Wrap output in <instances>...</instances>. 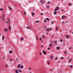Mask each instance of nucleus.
I'll return each mask as SVG.
<instances>
[{
  "instance_id": "aec40b11",
  "label": "nucleus",
  "mask_w": 73,
  "mask_h": 73,
  "mask_svg": "<svg viewBox=\"0 0 73 73\" xmlns=\"http://www.w3.org/2000/svg\"><path fill=\"white\" fill-rule=\"evenodd\" d=\"M34 15H35V14L34 13H32V15L34 16Z\"/></svg>"
},
{
  "instance_id": "49530a36",
  "label": "nucleus",
  "mask_w": 73,
  "mask_h": 73,
  "mask_svg": "<svg viewBox=\"0 0 73 73\" xmlns=\"http://www.w3.org/2000/svg\"><path fill=\"white\" fill-rule=\"evenodd\" d=\"M46 7H47V8H49V6H47Z\"/></svg>"
},
{
  "instance_id": "c9c22d12",
  "label": "nucleus",
  "mask_w": 73,
  "mask_h": 73,
  "mask_svg": "<svg viewBox=\"0 0 73 73\" xmlns=\"http://www.w3.org/2000/svg\"><path fill=\"white\" fill-rule=\"evenodd\" d=\"M4 16L3 15V17H2V19H4Z\"/></svg>"
},
{
  "instance_id": "9d476101",
  "label": "nucleus",
  "mask_w": 73,
  "mask_h": 73,
  "mask_svg": "<svg viewBox=\"0 0 73 73\" xmlns=\"http://www.w3.org/2000/svg\"><path fill=\"white\" fill-rule=\"evenodd\" d=\"M9 52L10 53H12V51L11 50L9 51Z\"/></svg>"
},
{
  "instance_id": "b1692460",
  "label": "nucleus",
  "mask_w": 73,
  "mask_h": 73,
  "mask_svg": "<svg viewBox=\"0 0 73 73\" xmlns=\"http://www.w3.org/2000/svg\"><path fill=\"white\" fill-rule=\"evenodd\" d=\"M42 37H43V38H45V37L44 36V35H43Z\"/></svg>"
},
{
  "instance_id": "09e8293b",
  "label": "nucleus",
  "mask_w": 73,
  "mask_h": 73,
  "mask_svg": "<svg viewBox=\"0 0 73 73\" xmlns=\"http://www.w3.org/2000/svg\"><path fill=\"white\" fill-rule=\"evenodd\" d=\"M7 65H6L5 67H7Z\"/></svg>"
},
{
  "instance_id": "f03ea898",
  "label": "nucleus",
  "mask_w": 73,
  "mask_h": 73,
  "mask_svg": "<svg viewBox=\"0 0 73 73\" xmlns=\"http://www.w3.org/2000/svg\"><path fill=\"white\" fill-rule=\"evenodd\" d=\"M23 68L24 66L22 65H21V66L19 67V68Z\"/></svg>"
},
{
  "instance_id": "6e6552de",
  "label": "nucleus",
  "mask_w": 73,
  "mask_h": 73,
  "mask_svg": "<svg viewBox=\"0 0 73 73\" xmlns=\"http://www.w3.org/2000/svg\"><path fill=\"white\" fill-rule=\"evenodd\" d=\"M56 48L57 49H58V50H59V49H60V47H57Z\"/></svg>"
},
{
  "instance_id": "8fccbe9b",
  "label": "nucleus",
  "mask_w": 73,
  "mask_h": 73,
  "mask_svg": "<svg viewBox=\"0 0 73 73\" xmlns=\"http://www.w3.org/2000/svg\"><path fill=\"white\" fill-rule=\"evenodd\" d=\"M42 40V39L41 38H40V40Z\"/></svg>"
},
{
  "instance_id": "69168bd1",
  "label": "nucleus",
  "mask_w": 73,
  "mask_h": 73,
  "mask_svg": "<svg viewBox=\"0 0 73 73\" xmlns=\"http://www.w3.org/2000/svg\"><path fill=\"white\" fill-rule=\"evenodd\" d=\"M46 29H48V28H46Z\"/></svg>"
},
{
  "instance_id": "3c124183",
  "label": "nucleus",
  "mask_w": 73,
  "mask_h": 73,
  "mask_svg": "<svg viewBox=\"0 0 73 73\" xmlns=\"http://www.w3.org/2000/svg\"><path fill=\"white\" fill-rule=\"evenodd\" d=\"M47 31H49V29H48L47 30Z\"/></svg>"
},
{
  "instance_id": "f704fd0d",
  "label": "nucleus",
  "mask_w": 73,
  "mask_h": 73,
  "mask_svg": "<svg viewBox=\"0 0 73 73\" xmlns=\"http://www.w3.org/2000/svg\"><path fill=\"white\" fill-rule=\"evenodd\" d=\"M55 44H56V43H57V41H55Z\"/></svg>"
},
{
  "instance_id": "f3484780",
  "label": "nucleus",
  "mask_w": 73,
  "mask_h": 73,
  "mask_svg": "<svg viewBox=\"0 0 73 73\" xmlns=\"http://www.w3.org/2000/svg\"><path fill=\"white\" fill-rule=\"evenodd\" d=\"M53 58V56H50V59H52Z\"/></svg>"
},
{
  "instance_id": "680f3d73",
  "label": "nucleus",
  "mask_w": 73,
  "mask_h": 73,
  "mask_svg": "<svg viewBox=\"0 0 73 73\" xmlns=\"http://www.w3.org/2000/svg\"><path fill=\"white\" fill-rule=\"evenodd\" d=\"M62 23H65V22H62Z\"/></svg>"
},
{
  "instance_id": "37998d69",
  "label": "nucleus",
  "mask_w": 73,
  "mask_h": 73,
  "mask_svg": "<svg viewBox=\"0 0 73 73\" xmlns=\"http://www.w3.org/2000/svg\"><path fill=\"white\" fill-rule=\"evenodd\" d=\"M54 11H55V12L56 11H57V9H55V10H54Z\"/></svg>"
},
{
  "instance_id": "052dcab7",
  "label": "nucleus",
  "mask_w": 73,
  "mask_h": 73,
  "mask_svg": "<svg viewBox=\"0 0 73 73\" xmlns=\"http://www.w3.org/2000/svg\"><path fill=\"white\" fill-rule=\"evenodd\" d=\"M10 21L9 20V21L8 22L9 23V22Z\"/></svg>"
},
{
  "instance_id": "2eb2a0df",
  "label": "nucleus",
  "mask_w": 73,
  "mask_h": 73,
  "mask_svg": "<svg viewBox=\"0 0 73 73\" xmlns=\"http://www.w3.org/2000/svg\"><path fill=\"white\" fill-rule=\"evenodd\" d=\"M4 36H3L2 37V39L4 40Z\"/></svg>"
},
{
  "instance_id": "5fc2aeb1",
  "label": "nucleus",
  "mask_w": 73,
  "mask_h": 73,
  "mask_svg": "<svg viewBox=\"0 0 73 73\" xmlns=\"http://www.w3.org/2000/svg\"><path fill=\"white\" fill-rule=\"evenodd\" d=\"M36 38H38L37 36V35H36Z\"/></svg>"
},
{
  "instance_id": "7ed1b4c3",
  "label": "nucleus",
  "mask_w": 73,
  "mask_h": 73,
  "mask_svg": "<svg viewBox=\"0 0 73 73\" xmlns=\"http://www.w3.org/2000/svg\"><path fill=\"white\" fill-rule=\"evenodd\" d=\"M15 72L16 73H19V72H18V71L17 70H15Z\"/></svg>"
},
{
  "instance_id": "4c0bfd02",
  "label": "nucleus",
  "mask_w": 73,
  "mask_h": 73,
  "mask_svg": "<svg viewBox=\"0 0 73 73\" xmlns=\"http://www.w3.org/2000/svg\"><path fill=\"white\" fill-rule=\"evenodd\" d=\"M43 13H41V15H42H42H43Z\"/></svg>"
},
{
  "instance_id": "39448f33",
  "label": "nucleus",
  "mask_w": 73,
  "mask_h": 73,
  "mask_svg": "<svg viewBox=\"0 0 73 73\" xmlns=\"http://www.w3.org/2000/svg\"><path fill=\"white\" fill-rule=\"evenodd\" d=\"M69 35H67V36H66V37H67L68 38H69Z\"/></svg>"
},
{
  "instance_id": "864d4df0",
  "label": "nucleus",
  "mask_w": 73,
  "mask_h": 73,
  "mask_svg": "<svg viewBox=\"0 0 73 73\" xmlns=\"http://www.w3.org/2000/svg\"><path fill=\"white\" fill-rule=\"evenodd\" d=\"M9 30H10V31H11V28H10Z\"/></svg>"
},
{
  "instance_id": "7c9ffc66",
  "label": "nucleus",
  "mask_w": 73,
  "mask_h": 73,
  "mask_svg": "<svg viewBox=\"0 0 73 73\" xmlns=\"http://www.w3.org/2000/svg\"><path fill=\"white\" fill-rule=\"evenodd\" d=\"M0 9L1 11H3V9Z\"/></svg>"
},
{
  "instance_id": "79ce46f5",
  "label": "nucleus",
  "mask_w": 73,
  "mask_h": 73,
  "mask_svg": "<svg viewBox=\"0 0 73 73\" xmlns=\"http://www.w3.org/2000/svg\"><path fill=\"white\" fill-rule=\"evenodd\" d=\"M3 19V20H2L3 21H4V19Z\"/></svg>"
},
{
  "instance_id": "9b49d317",
  "label": "nucleus",
  "mask_w": 73,
  "mask_h": 73,
  "mask_svg": "<svg viewBox=\"0 0 73 73\" xmlns=\"http://www.w3.org/2000/svg\"><path fill=\"white\" fill-rule=\"evenodd\" d=\"M56 9H57V10H58V9H59V7H56Z\"/></svg>"
},
{
  "instance_id": "338daca9",
  "label": "nucleus",
  "mask_w": 73,
  "mask_h": 73,
  "mask_svg": "<svg viewBox=\"0 0 73 73\" xmlns=\"http://www.w3.org/2000/svg\"><path fill=\"white\" fill-rule=\"evenodd\" d=\"M66 23H67V21H66Z\"/></svg>"
},
{
  "instance_id": "774afa93",
  "label": "nucleus",
  "mask_w": 73,
  "mask_h": 73,
  "mask_svg": "<svg viewBox=\"0 0 73 73\" xmlns=\"http://www.w3.org/2000/svg\"><path fill=\"white\" fill-rule=\"evenodd\" d=\"M72 34H73V32L72 33Z\"/></svg>"
},
{
  "instance_id": "4468645a",
  "label": "nucleus",
  "mask_w": 73,
  "mask_h": 73,
  "mask_svg": "<svg viewBox=\"0 0 73 73\" xmlns=\"http://www.w3.org/2000/svg\"><path fill=\"white\" fill-rule=\"evenodd\" d=\"M72 61V59H70V60H69V62H70Z\"/></svg>"
},
{
  "instance_id": "de8ad7c7",
  "label": "nucleus",
  "mask_w": 73,
  "mask_h": 73,
  "mask_svg": "<svg viewBox=\"0 0 73 73\" xmlns=\"http://www.w3.org/2000/svg\"><path fill=\"white\" fill-rule=\"evenodd\" d=\"M41 48H42V47H43V45H41Z\"/></svg>"
},
{
  "instance_id": "5701e85b",
  "label": "nucleus",
  "mask_w": 73,
  "mask_h": 73,
  "mask_svg": "<svg viewBox=\"0 0 73 73\" xmlns=\"http://www.w3.org/2000/svg\"><path fill=\"white\" fill-rule=\"evenodd\" d=\"M19 72H21V70H19Z\"/></svg>"
},
{
  "instance_id": "20e7f679",
  "label": "nucleus",
  "mask_w": 73,
  "mask_h": 73,
  "mask_svg": "<svg viewBox=\"0 0 73 73\" xmlns=\"http://www.w3.org/2000/svg\"><path fill=\"white\" fill-rule=\"evenodd\" d=\"M8 31V30L6 29H4V31L5 32H7Z\"/></svg>"
},
{
  "instance_id": "4be33fe9",
  "label": "nucleus",
  "mask_w": 73,
  "mask_h": 73,
  "mask_svg": "<svg viewBox=\"0 0 73 73\" xmlns=\"http://www.w3.org/2000/svg\"><path fill=\"white\" fill-rule=\"evenodd\" d=\"M36 23H39V21H35Z\"/></svg>"
},
{
  "instance_id": "6ab92c4d",
  "label": "nucleus",
  "mask_w": 73,
  "mask_h": 73,
  "mask_svg": "<svg viewBox=\"0 0 73 73\" xmlns=\"http://www.w3.org/2000/svg\"><path fill=\"white\" fill-rule=\"evenodd\" d=\"M56 30H57V31L58 30V28H57V27H56Z\"/></svg>"
},
{
  "instance_id": "4d7b16f0",
  "label": "nucleus",
  "mask_w": 73,
  "mask_h": 73,
  "mask_svg": "<svg viewBox=\"0 0 73 73\" xmlns=\"http://www.w3.org/2000/svg\"><path fill=\"white\" fill-rule=\"evenodd\" d=\"M49 3H50V2H48L47 3L49 4Z\"/></svg>"
},
{
  "instance_id": "a878e982",
  "label": "nucleus",
  "mask_w": 73,
  "mask_h": 73,
  "mask_svg": "<svg viewBox=\"0 0 73 73\" xmlns=\"http://www.w3.org/2000/svg\"><path fill=\"white\" fill-rule=\"evenodd\" d=\"M24 14L25 15H26V13L25 12H24Z\"/></svg>"
},
{
  "instance_id": "c85d7f7f",
  "label": "nucleus",
  "mask_w": 73,
  "mask_h": 73,
  "mask_svg": "<svg viewBox=\"0 0 73 73\" xmlns=\"http://www.w3.org/2000/svg\"><path fill=\"white\" fill-rule=\"evenodd\" d=\"M72 5V4H71L70 3H69V5H70H70Z\"/></svg>"
},
{
  "instance_id": "72a5a7b5",
  "label": "nucleus",
  "mask_w": 73,
  "mask_h": 73,
  "mask_svg": "<svg viewBox=\"0 0 73 73\" xmlns=\"http://www.w3.org/2000/svg\"><path fill=\"white\" fill-rule=\"evenodd\" d=\"M68 49H71V48L70 47H69V48H68Z\"/></svg>"
},
{
  "instance_id": "58836bf2",
  "label": "nucleus",
  "mask_w": 73,
  "mask_h": 73,
  "mask_svg": "<svg viewBox=\"0 0 73 73\" xmlns=\"http://www.w3.org/2000/svg\"><path fill=\"white\" fill-rule=\"evenodd\" d=\"M51 24H53V21L51 22Z\"/></svg>"
},
{
  "instance_id": "ea45409f",
  "label": "nucleus",
  "mask_w": 73,
  "mask_h": 73,
  "mask_svg": "<svg viewBox=\"0 0 73 73\" xmlns=\"http://www.w3.org/2000/svg\"><path fill=\"white\" fill-rule=\"evenodd\" d=\"M48 50H50V48H48Z\"/></svg>"
},
{
  "instance_id": "f257e3e1",
  "label": "nucleus",
  "mask_w": 73,
  "mask_h": 73,
  "mask_svg": "<svg viewBox=\"0 0 73 73\" xmlns=\"http://www.w3.org/2000/svg\"><path fill=\"white\" fill-rule=\"evenodd\" d=\"M42 52L43 53V54H46V52H45L44 50H42Z\"/></svg>"
},
{
  "instance_id": "2f4dec72",
  "label": "nucleus",
  "mask_w": 73,
  "mask_h": 73,
  "mask_svg": "<svg viewBox=\"0 0 73 73\" xmlns=\"http://www.w3.org/2000/svg\"><path fill=\"white\" fill-rule=\"evenodd\" d=\"M50 46H52V44H50Z\"/></svg>"
},
{
  "instance_id": "ddd939ff",
  "label": "nucleus",
  "mask_w": 73,
  "mask_h": 73,
  "mask_svg": "<svg viewBox=\"0 0 73 73\" xmlns=\"http://www.w3.org/2000/svg\"><path fill=\"white\" fill-rule=\"evenodd\" d=\"M20 64H19L18 65V68H19V67H20Z\"/></svg>"
},
{
  "instance_id": "1a4fd4ad",
  "label": "nucleus",
  "mask_w": 73,
  "mask_h": 73,
  "mask_svg": "<svg viewBox=\"0 0 73 73\" xmlns=\"http://www.w3.org/2000/svg\"><path fill=\"white\" fill-rule=\"evenodd\" d=\"M64 18H65V17L64 16H63L62 17V19H64Z\"/></svg>"
},
{
  "instance_id": "c756f323",
  "label": "nucleus",
  "mask_w": 73,
  "mask_h": 73,
  "mask_svg": "<svg viewBox=\"0 0 73 73\" xmlns=\"http://www.w3.org/2000/svg\"><path fill=\"white\" fill-rule=\"evenodd\" d=\"M46 20H44V23L46 22Z\"/></svg>"
},
{
  "instance_id": "603ef678",
  "label": "nucleus",
  "mask_w": 73,
  "mask_h": 73,
  "mask_svg": "<svg viewBox=\"0 0 73 73\" xmlns=\"http://www.w3.org/2000/svg\"><path fill=\"white\" fill-rule=\"evenodd\" d=\"M50 71H53V69L51 70Z\"/></svg>"
},
{
  "instance_id": "423d86ee",
  "label": "nucleus",
  "mask_w": 73,
  "mask_h": 73,
  "mask_svg": "<svg viewBox=\"0 0 73 73\" xmlns=\"http://www.w3.org/2000/svg\"><path fill=\"white\" fill-rule=\"evenodd\" d=\"M23 39H24L23 37H22L20 38L21 40H23Z\"/></svg>"
},
{
  "instance_id": "c03bdc74",
  "label": "nucleus",
  "mask_w": 73,
  "mask_h": 73,
  "mask_svg": "<svg viewBox=\"0 0 73 73\" xmlns=\"http://www.w3.org/2000/svg\"><path fill=\"white\" fill-rule=\"evenodd\" d=\"M40 55H41L42 54V53L41 52H40Z\"/></svg>"
},
{
  "instance_id": "f8f14e48",
  "label": "nucleus",
  "mask_w": 73,
  "mask_h": 73,
  "mask_svg": "<svg viewBox=\"0 0 73 73\" xmlns=\"http://www.w3.org/2000/svg\"><path fill=\"white\" fill-rule=\"evenodd\" d=\"M57 12L55 11L54 12V15H56V13H57Z\"/></svg>"
},
{
  "instance_id": "473e14b6",
  "label": "nucleus",
  "mask_w": 73,
  "mask_h": 73,
  "mask_svg": "<svg viewBox=\"0 0 73 73\" xmlns=\"http://www.w3.org/2000/svg\"><path fill=\"white\" fill-rule=\"evenodd\" d=\"M70 68H72V65H70Z\"/></svg>"
},
{
  "instance_id": "cd10ccee",
  "label": "nucleus",
  "mask_w": 73,
  "mask_h": 73,
  "mask_svg": "<svg viewBox=\"0 0 73 73\" xmlns=\"http://www.w3.org/2000/svg\"><path fill=\"white\" fill-rule=\"evenodd\" d=\"M63 58H63V57H61V59L62 60L63 59Z\"/></svg>"
},
{
  "instance_id": "412c9836",
  "label": "nucleus",
  "mask_w": 73,
  "mask_h": 73,
  "mask_svg": "<svg viewBox=\"0 0 73 73\" xmlns=\"http://www.w3.org/2000/svg\"><path fill=\"white\" fill-rule=\"evenodd\" d=\"M67 53V52H66V51H64V53H65V54H66V53Z\"/></svg>"
},
{
  "instance_id": "a19ab883",
  "label": "nucleus",
  "mask_w": 73,
  "mask_h": 73,
  "mask_svg": "<svg viewBox=\"0 0 73 73\" xmlns=\"http://www.w3.org/2000/svg\"><path fill=\"white\" fill-rule=\"evenodd\" d=\"M9 28H11V26H9Z\"/></svg>"
},
{
  "instance_id": "0e129e2a",
  "label": "nucleus",
  "mask_w": 73,
  "mask_h": 73,
  "mask_svg": "<svg viewBox=\"0 0 73 73\" xmlns=\"http://www.w3.org/2000/svg\"><path fill=\"white\" fill-rule=\"evenodd\" d=\"M41 1V2H42V1Z\"/></svg>"
},
{
  "instance_id": "0eeeda50",
  "label": "nucleus",
  "mask_w": 73,
  "mask_h": 73,
  "mask_svg": "<svg viewBox=\"0 0 73 73\" xmlns=\"http://www.w3.org/2000/svg\"><path fill=\"white\" fill-rule=\"evenodd\" d=\"M9 8V9H10V10H12V8L10 7L9 6H8Z\"/></svg>"
},
{
  "instance_id": "bf43d9fd",
  "label": "nucleus",
  "mask_w": 73,
  "mask_h": 73,
  "mask_svg": "<svg viewBox=\"0 0 73 73\" xmlns=\"http://www.w3.org/2000/svg\"><path fill=\"white\" fill-rule=\"evenodd\" d=\"M50 31H51V30H52V28L50 29Z\"/></svg>"
},
{
  "instance_id": "dca6fc26",
  "label": "nucleus",
  "mask_w": 73,
  "mask_h": 73,
  "mask_svg": "<svg viewBox=\"0 0 73 73\" xmlns=\"http://www.w3.org/2000/svg\"><path fill=\"white\" fill-rule=\"evenodd\" d=\"M27 29H31V28L28 27H27Z\"/></svg>"
},
{
  "instance_id": "393cba45",
  "label": "nucleus",
  "mask_w": 73,
  "mask_h": 73,
  "mask_svg": "<svg viewBox=\"0 0 73 73\" xmlns=\"http://www.w3.org/2000/svg\"><path fill=\"white\" fill-rule=\"evenodd\" d=\"M57 58H58L57 57H56L55 58V60H57Z\"/></svg>"
},
{
  "instance_id": "bb28decb",
  "label": "nucleus",
  "mask_w": 73,
  "mask_h": 73,
  "mask_svg": "<svg viewBox=\"0 0 73 73\" xmlns=\"http://www.w3.org/2000/svg\"><path fill=\"white\" fill-rule=\"evenodd\" d=\"M62 41H63L61 39L60 40V42H62Z\"/></svg>"
},
{
  "instance_id": "13d9d810",
  "label": "nucleus",
  "mask_w": 73,
  "mask_h": 73,
  "mask_svg": "<svg viewBox=\"0 0 73 73\" xmlns=\"http://www.w3.org/2000/svg\"><path fill=\"white\" fill-rule=\"evenodd\" d=\"M38 40V38H36V40Z\"/></svg>"
},
{
  "instance_id": "e433bc0d",
  "label": "nucleus",
  "mask_w": 73,
  "mask_h": 73,
  "mask_svg": "<svg viewBox=\"0 0 73 73\" xmlns=\"http://www.w3.org/2000/svg\"><path fill=\"white\" fill-rule=\"evenodd\" d=\"M48 65H49V64H50L49 62H48Z\"/></svg>"
},
{
  "instance_id": "a18cd8bd",
  "label": "nucleus",
  "mask_w": 73,
  "mask_h": 73,
  "mask_svg": "<svg viewBox=\"0 0 73 73\" xmlns=\"http://www.w3.org/2000/svg\"><path fill=\"white\" fill-rule=\"evenodd\" d=\"M31 68H29V70H31Z\"/></svg>"
},
{
  "instance_id": "a211bd4d",
  "label": "nucleus",
  "mask_w": 73,
  "mask_h": 73,
  "mask_svg": "<svg viewBox=\"0 0 73 73\" xmlns=\"http://www.w3.org/2000/svg\"><path fill=\"white\" fill-rule=\"evenodd\" d=\"M46 20H47L48 21H49V18H46Z\"/></svg>"
},
{
  "instance_id": "6e6d98bb",
  "label": "nucleus",
  "mask_w": 73,
  "mask_h": 73,
  "mask_svg": "<svg viewBox=\"0 0 73 73\" xmlns=\"http://www.w3.org/2000/svg\"><path fill=\"white\" fill-rule=\"evenodd\" d=\"M36 38H38L37 36V35H36Z\"/></svg>"
},
{
  "instance_id": "e2e57ef3",
  "label": "nucleus",
  "mask_w": 73,
  "mask_h": 73,
  "mask_svg": "<svg viewBox=\"0 0 73 73\" xmlns=\"http://www.w3.org/2000/svg\"><path fill=\"white\" fill-rule=\"evenodd\" d=\"M6 23H7L8 21H7V22H6Z\"/></svg>"
}]
</instances>
